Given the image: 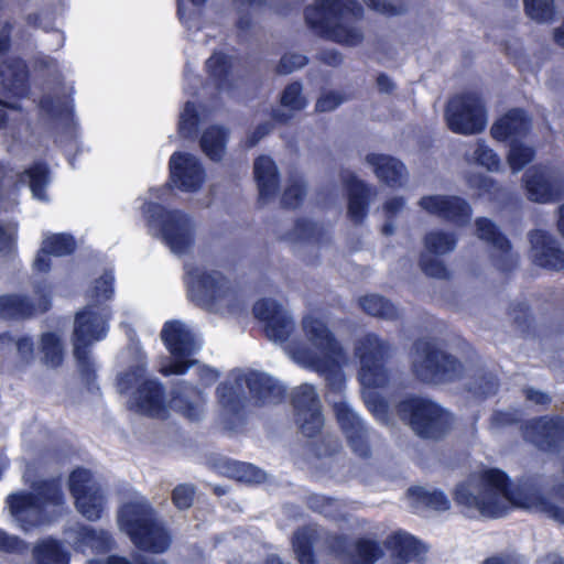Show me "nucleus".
<instances>
[{
  "mask_svg": "<svg viewBox=\"0 0 564 564\" xmlns=\"http://www.w3.org/2000/svg\"><path fill=\"white\" fill-rule=\"evenodd\" d=\"M454 500L470 518H500L516 507L544 513L564 524V509L542 496L533 480L510 486L506 474L498 469L471 474L456 486Z\"/></svg>",
  "mask_w": 564,
  "mask_h": 564,
  "instance_id": "1",
  "label": "nucleus"
},
{
  "mask_svg": "<svg viewBox=\"0 0 564 564\" xmlns=\"http://www.w3.org/2000/svg\"><path fill=\"white\" fill-rule=\"evenodd\" d=\"M300 327L307 345L288 339L285 354L302 368L324 377L333 390L340 391L345 383L340 364L347 360V351L330 329L326 317L311 311L302 317Z\"/></svg>",
  "mask_w": 564,
  "mask_h": 564,
  "instance_id": "2",
  "label": "nucleus"
},
{
  "mask_svg": "<svg viewBox=\"0 0 564 564\" xmlns=\"http://www.w3.org/2000/svg\"><path fill=\"white\" fill-rule=\"evenodd\" d=\"M113 276L106 272L87 291V305L77 312L72 335L73 354L83 379L90 383L95 379V362L90 347L107 334V321L110 316L105 302L111 299Z\"/></svg>",
  "mask_w": 564,
  "mask_h": 564,
  "instance_id": "3",
  "label": "nucleus"
},
{
  "mask_svg": "<svg viewBox=\"0 0 564 564\" xmlns=\"http://www.w3.org/2000/svg\"><path fill=\"white\" fill-rule=\"evenodd\" d=\"M23 478L30 490L12 492L6 502L13 523L28 533L52 523L61 514L65 499L58 480H32L29 471Z\"/></svg>",
  "mask_w": 564,
  "mask_h": 564,
  "instance_id": "4",
  "label": "nucleus"
},
{
  "mask_svg": "<svg viewBox=\"0 0 564 564\" xmlns=\"http://www.w3.org/2000/svg\"><path fill=\"white\" fill-rule=\"evenodd\" d=\"M364 9L356 0H316L304 10L306 24L322 37L355 47L364 42Z\"/></svg>",
  "mask_w": 564,
  "mask_h": 564,
  "instance_id": "5",
  "label": "nucleus"
},
{
  "mask_svg": "<svg viewBox=\"0 0 564 564\" xmlns=\"http://www.w3.org/2000/svg\"><path fill=\"white\" fill-rule=\"evenodd\" d=\"M257 405H273L280 403L285 393V388L279 380L267 372L257 370H236L229 378L218 386L217 397L221 406V416L226 426L227 419L237 415L245 406L247 398Z\"/></svg>",
  "mask_w": 564,
  "mask_h": 564,
  "instance_id": "6",
  "label": "nucleus"
},
{
  "mask_svg": "<svg viewBox=\"0 0 564 564\" xmlns=\"http://www.w3.org/2000/svg\"><path fill=\"white\" fill-rule=\"evenodd\" d=\"M188 293L202 308L217 314H238L246 301L237 285L218 270H189Z\"/></svg>",
  "mask_w": 564,
  "mask_h": 564,
  "instance_id": "7",
  "label": "nucleus"
},
{
  "mask_svg": "<svg viewBox=\"0 0 564 564\" xmlns=\"http://www.w3.org/2000/svg\"><path fill=\"white\" fill-rule=\"evenodd\" d=\"M118 524L135 546L152 553H163L171 544V536L156 518L154 509L143 497L124 503L118 513Z\"/></svg>",
  "mask_w": 564,
  "mask_h": 564,
  "instance_id": "8",
  "label": "nucleus"
},
{
  "mask_svg": "<svg viewBox=\"0 0 564 564\" xmlns=\"http://www.w3.org/2000/svg\"><path fill=\"white\" fill-rule=\"evenodd\" d=\"M143 215L149 229L161 236L173 254L182 257L192 252L197 224L191 214L181 209H166L155 203H147L143 206Z\"/></svg>",
  "mask_w": 564,
  "mask_h": 564,
  "instance_id": "9",
  "label": "nucleus"
},
{
  "mask_svg": "<svg viewBox=\"0 0 564 564\" xmlns=\"http://www.w3.org/2000/svg\"><path fill=\"white\" fill-rule=\"evenodd\" d=\"M411 368L416 379L431 384L459 380L467 371L466 366L455 356L430 339H420L414 343Z\"/></svg>",
  "mask_w": 564,
  "mask_h": 564,
  "instance_id": "10",
  "label": "nucleus"
},
{
  "mask_svg": "<svg viewBox=\"0 0 564 564\" xmlns=\"http://www.w3.org/2000/svg\"><path fill=\"white\" fill-rule=\"evenodd\" d=\"M398 413L422 438L440 440L453 425L451 413L427 398L415 397L400 402Z\"/></svg>",
  "mask_w": 564,
  "mask_h": 564,
  "instance_id": "11",
  "label": "nucleus"
},
{
  "mask_svg": "<svg viewBox=\"0 0 564 564\" xmlns=\"http://www.w3.org/2000/svg\"><path fill=\"white\" fill-rule=\"evenodd\" d=\"M391 351L389 341L373 333L355 341L354 354L360 362L359 381L364 388H383L388 384L390 376L384 364Z\"/></svg>",
  "mask_w": 564,
  "mask_h": 564,
  "instance_id": "12",
  "label": "nucleus"
},
{
  "mask_svg": "<svg viewBox=\"0 0 564 564\" xmlns=\"http://www.w3.org/2000/svg\"><path fill=\"white\" fill-rule=\"evenodd\" d=\"M444 116L447 127L458 134H478L487 126L484 102L475 93H464L452 97L447 102Z\"/></svg>",
  "mask_w": 564,
  "mask_h": 564,
  "instance_id": "13",
  "label": "nucleus"
},
{
  "mask_svg": "<svg viewBox=\"0 0 564 564\" xmlns=\"http://www.w3.org/2000/svg\"><path fill=\"white\" fill-rule=\"evenodd\" d=\"M77 511L88 521H97L106 506V495L101 484L85 468L75 469L68 479Z\"/></svg>",
  "mask_w": 564,
  "mask_h": 564,
  "instance_id": "14",
  "label": "nucleus"
},
{
  "mask_svg": "<svg viewBox=\"0 0 564 564\" xmlns=\"http://www.w3.org/2000/svg\"><path fill=\"white\" fill-rule=\"evenodd\" d=\"M295 423L304 436L313 437L322 430L324 416L314 386L303 383L292 392Z\"/></svg>",
  "mask_w": 564,
  "mask_h": 564,
  "instance_id": "15",
  "label": "nucleus"
},
{
  "mask_svg": "<svg viewBox=\"0 0 564 564\" xmlns=\"http://www.w3.org/2000/svg\"><path fill=\"white\" fill-rule=\"evenodd\" d=\"M253 314L264 323L268 339L284 347L295 328L290 312L275 300L262 299L253 305Z\"/></svg>",
  "mask_w": 564,
  "mask_h": 564,
  "instance_id": "16",
  "label": "nucleus"
},
{
  "mask_svg": "<svg viewBox=\"0 0 564 564\" xmlns=\"http://www.w3.org/2000/svg\"><path fill=\"white\" fill-rule=\"evenodd\" d=\"M528 198L536 203H551L564 195V180L553 167L533 166L524 173Z\"/></svg>",
  "mask_w": 564,
  "mask_h": 564,
  "instance_id": "17",
  "label": "nucleus"
},
{
  "mask_svg": "<svg viewBox=\"0 0 564 564\" xmlns=\"http://www.w3.org/2000/svg\"><path fill=\"white\" fill-rule=\"evenodd\" d=\"M333 408L337 423L352 452L362 458H368L371 454L369 430L361 417L346 400L334 402Z\"/></svg>",
  "mask_w": 564,
  "mask_h": 564,
  "instance_id": "18",
  "label": "nucleus"
},
{
  "mask_svg": "<svg viewBox=\"0 0 564 564\" xmlns=\"http://www.w3.org/2000/svg\"><path fill=\"white\" fill-rule=\"evenodd\" d=\"M35 302L19 294L0 296V317L6 319L30 318L37 313L46 312L51 306V289L47 284L34 286Z\"/></svg>",
  "mask_w": 564,
  "mask_h": 564,
  "instance_id": "19",
  "label": "nucleus"
},
{
  "mask_svg": "<svg viewBox=\"0 0 564 564\" xmlns=\"http://www.w3.org/2000/svg\"><path fill=\"white\" fill-rule=\"evenodd\" d=\"M169 166L171 182L182 192L196 193L205 183V170L194 154L174 152L170 158Z\"/></svg>",
  "mask_w": 564,
  "mask_h": 564,
  "instance_id": "20",
  "label": "nucleus"
},
{
  "mask_svg": "<svg viewBox=\"0 0 564 564\" xmlns=\"http://www.w3.org/2000/svg\"><path fill=\"white\" fill-rule=\"evenodd\" d=\"M477 237L490 247L495 265L503 271L511 270L518 262L509 240L490 219L480 217L475 221Z\"/></svg>",
  "mask_w": 564,
  "mask_h": 564,
  "instance_id": "21",
  "label": "nucleus"
},
{
  "mask_svg": "<svg viewBox=\"0 0 564 564\" xmlns=\"http://www.w3.org/2000/svg\"><path fill=\"white\" fill-rule=\"evenodd\" d=\"M420 207L426 213L465 226L471 217V207L458 196L430 195L419 200Z\"/></svg>",
  "mask_w": 564,
  "mask_h": 564,
  "instance_id": "22",
  "label": "nucleus"
},
{
  "mask_svg": "<svg viewBox=\"0 0 564 564\" xmlns=\"http://www.w3.org/2000/svg\"><path fill=\"white\" fill-rule=\"evenodd\" d=\"M326 542L332 551L343 556L346 564H373L382 555L378 542L368 538L349 544L345 536L332 535L327 536Z\"/></svg>",
  "mask_w": 564,
  "mask_h": 564,
  "instance_id": "23",
  "label": "nucleus"
},
{
  "mask_svg": "<svg viewBox=\"0 0 564 564\" xmlns=\"http://www.w3.org/2000/svg\"><path fill=\"white\" fill-rule=\"evenodd\" d=\"M388 564H422L425 560L424 546L406 532L398 531L384 542Z\"/></svg>",
  "mask_w": 564,
  "mask_h": 564,
  "instance_id": "24",
  "label": "nucleus"
},
{
  "mask_svg": "<svg viewBox=\"0 0 564 564\" xmlns=\"http://www.w3.org/2000/svg\"><path fill=\"white\" fill-rule=\"evenodd\" d=\"M340 180L347 191L348 216L352 223L362 224L367 217L370 197L376 192L349 170L340 172Z\"/></svg>",
  "mask_w": 564,
  "mask_h": 564,
  "instance_id": "25",
  "label": "nucleus"
},
{
  "mask_svg": "<svg viewBox=\"0 0 564 564\" xmlns=\"http://www.w3.org/2000/svg\"><path fill=\"white\" fill-rule=\"evenodd\" d=\"M533 262L542 268L558 271L564 269V251L546 231L538 229L529 234Z\"/></svg>",
  "mask_w": 564,
  "mask_h": 564,
  "instance_id": "26",
  "label": "nucleus"
},
{
  "mask_svg": "<svg viewBox=\"0 0 564 564\" xmlns=\"http://www.w3.org/2000/svg\"><path fill=\"white\" fill-rule=\"evenodd\" d=\"M161 337L176 359L187 358L199 348L196 335L184 323L177 321L165 323Z\"/></svg>",
  "mask_w": 564,
  "mask_h": 564,
  "instance_id": "27",
  "label": "nucleus"
},
{
  "mask_svg": "<svg viewBox=\"0 0 564 564\" xmlns=\"http://www.w3.org/2000/svg\"><path fill=\"white\" fill-rule=\"evenodd\" d=\"M28 69L25 63L20 58H9L0 67V105L11 109H18L15 104L6 102L2 96L11 93L14 96H22L26 90Z\"/></svg>",
  "mask_w": 564,
  "mask_h": 564,
  "instance_id": "28",
  "label": "nucleus"
},
{
  "mask_svg": "<svg viewBox=\"0 0 564 564\" xmlns=\"http://www.w3.org/2000/svg\"><path fill=\"white\" fill-rule=\"evenodd\" d=\"M171 406L191 421H199L204 415L205 395L195 387L178 382L172 392Z\"/></svg>",
  "mask_w": 564,
  "mask_h": 564,
  "instance_id": "29",
  "label": "nucleus"
},
{
  "mask_svg": "<svg viewBox=\"0 0 564 564\" xmlns=\"http://www.w3.org/2000/svg\"><path fill=\"white\" fill-rule=\"evenodd\" d=\"M130 403L131 408L141 414L154 417H163L165 414L163 389L153 380L142 382Z\"/></svg>",
  "mask_w": 564,
  "mask_h": 564,
  "instance_id": "30",
  "label": "nucleus"
},
{
  "mask_svg": "<svg viewBox=\"0 0 564 564\" xmlns=\"http://www.w3.org/2000/svg\"><path fill=\"white\" fill-rule=\"evenodd\" d=\"M564 420L540 419L527 426L524 436L543 451H550L563 437Z\"/></svg>",
  "mask_w": 564,
  "mask_h": 564,
  "instance_id": "31",
  "label": "nucleus"
},
{
  "mask_svg": "<svg viewBox=\"0 0 564 564\" xmlns=\"http://www.w3.org/2000/svg\"><path fill=\"white\" fill-rule=\"evenodd\" d=\"M253 174L259 192V200L265 204L272 200L279 189L280 174L274 161L267 155L254 160Z\"/></svg>",
  "mask_w": 564,
  "mask_h": 564,
  "instance_id": "32",
  "label": "nucleus"
},
{
  "mask_svg": "<svg viewBox=\"0 0 564 564\" xmlns=\"http://www.w3.org/2000/svg\"><path fill=\"white\" fill-rule=\"evenodd\" d=\"M75 240L72 236L65 234H53L44 238L42 247L37 252L33 268L37 272H47L51 267L50 256H66L74 251Z\"/></svg>",
  "mask_w": 564,
  "mask_h": 564,
  "instance_id": "33",
  "label": "nucleus"
},
{
  "mask_svg": "<svg viewBox=\"0 0 564 564\" xmlns=\"http://www.w3.org/2000/svg\"><path fill=\"white\" fill-rule=\"evenodd\" d=\"M366 163L373 167L377 177L391 187L402 186L406 181V170L399 160L384 154H368Z\"/></svg>",
  "mask_w": 564,
  "mask_h": 564,
  "instance_id": "34",
  "label": "nucleus"
},
{
  "mask_svg": "<svg viewBox=\"0 0 564 564\" xmlns=\"http://www.w3.org/2000/svg\"><path fill=\"white\" fill-rule=\"evenodd\" d=\"M530 129V120L524 111L520 109L510 110L506 116L500 118L490 129L494 139L503 141L507 139L514 140L527 133Z\"/></svg>",
  "mask_w": 564,
  "mask_h": 564,
  "instance_id": "35",
  "label": "nucleus"
},
{
  "mask_svg": "<svg viewBox=\"0 0 564 564\" xmlns=\"http://www.w3.org/2000/svg\"><path fill=\"white\" fill-rule=\"evenodd\" d=\"M25 564H68V554L59 541L44 538L33 544Z\"/></svg>",
  "mask_w": 564,
  "mask_h": 564,
  "instance_id": "36",
  "label": "nucleus"
},
{
  "mask_svg": "<svg viewBox=\"0 0 564 564\" xmlns=\"http://www.w3.org/2000/svg\"><path fill=\"white\" fill-rule=\"evenodd\" d=\"M302 85L299 82L288 85L281 94L280 102L284 109H274L272 118L280 123H286L293 118L294 112L303 110L307 100L302 94Z\"/></svg>",
  "mask_w": 564,
  "mask_h": 564,
  "instance_id": "37",
  "label": "nucleus"
},
{
  "mask_svg": "<svg viewBox=\"0 0 564 564\" xmlns=\"http://www.w3.org/2000/svg\"><path fill=\"white\" fill-rule=\"evenodd\" d=\"M217 470L230 478L243 482H261L265 479V473L252 464L220 458L216 465Z\"/></svg>",
  "mask_w": 564,
  "mask_h": 564,
  "instance_id": "38",
  "label": "nucleus"
},
{
  "mask_svg": "<svg viewBox=\"0 0 564 564\" xmlns=\"http://www.w3.org/2000/svg\"><path fill=\"white\" fill-rule=\"evenodd\" d=\"M39 350L42 362L50 368L62 365L65 354L64 343L55 332H45L40 337Z\"/></svg>",
  "mask_w": 564,
  "mask_h": 564,
  "instance_id": "39",
  "label": "nucleus"
},
{
  "mask_svg": "<svg viewBox=\"0 0 564 564\" xmlns=\"http://www.w3.org/2000/svg\"><path fill=\"white\" fill-rule=\"evenodd\" d=\"M321 532L316 527H305L297 530L293 536V550L300 564H315L312 546L317 543Z\"/></svg>",
  "mask_w": 564,
  "mask_h": 564,
  "instance_id": "40",
  "label": "nucleus"
},
{
  "mask_svg": "<svg viewBox=\"0 0 564 564\" xmlns=\"http://www.w3.org/2000/svg\"><path fill=\"white\" fill-rule=\"evenodd\" d=\"M408 498L414 509L427 507L436 511H445L449 509L451 501L438 490H429L425 488H410Z\"/></svg>",
  "mask_w": 564,
  "mask_h": 564,
  "instance_id": "41",
  "label": "nucleus"
},
{
  "mask_svg": "<svg viewBox=\"0 0 564 564\" xmlns=\"http://www.w3.org/2000/svg\"><path fill=\"white\" fill-rule=\"evenodd\" d=\"M359 304L367 314L387 321H395L401 316V311L389 300L378 294L361 297Z\"/></svg>",
  "mask_w": 564,
  "mask_h": 564,
  "instance_id": "42",
  "label": "nucleus"
},
{
  "mask_svg": "<svg viewBox=\"0 0 564 564\" xmlns=\"http://www.w3.org/2000/svg\"><path fill=\"white\" fill-rule=\"evenodd\" d=\"M228 132L226 129L214 126L204 131L200 138L203 152L213 161L223 159L226 150Z\"/></svg>",
  "mask_w": 564,
  "mask_h": 564,
  "instance_id": "43",
  "label": "nucleus"
},
{
  "mask_svg": "<svg viewBox=\"0 0 564 564\" xmlns=\"http://www.w3.org/2000/svg\"><path fill=\"white\" fill-rule=\"evenodd\" d=\"M21 184H28L33 197L40 200H47L45 188L50 182L48 170L45 164L36 163L19 175Z\"/></svg>",
  "mask_w": 564,
  "mask_h": 564,
  "instance_id": "44",
  "label": "nucleus"
},
{
  "mask_svg": "<svg viewBox=\"0 0 564 564\" xmlns=\"http://www.w3.org/2000/svg\"><path fill=\"white\" fill-rule=\"evenodd\" d=\"M307 507L335 521L346 519L345 505L336 499L323 495L312 494L306 499Z\"/></svg>",
  "mask_w": 564,
  "mask_h": 564,
  "instance_id": "45",
  "label": "nucleus"
},
{
  "mask_svg": "<svg viewBox=\"0 0 564 564\" xmlns=\"http://www.w3.org/2000/svg\"><path fill=\"white\" fill-rule=\"evenodd\" d=\"M76 540L80 546L90 547L97 553L107 552L112 546L111 536L107 531L88 525L78 529Z\"/></svg>",
  "mask_w": 564,
  "mask_h": 564,
  "instance_id": "46",
  "label": "nucleus"
},
{
  "mask_svg": "<svg viewBox=\"0 0 564 564\" xmlns=\"http://www.w3.org/2000/svg\"><path fill=\"white\" fill-rule=\"evenodd\" d=\"M286 239L322 245L329 240V235L322 225L303 219L295 224L293 232Z\"/></svg>",
  "mask_w": 564,
  "mask_h": 564,
  "instance_id": "47",
  "label": "nucleus"
},
{
  "mask_svg": "<svg viewBox=\"0 0 564 564\" xmlns=\"http://www.w3.org/2000/svg\"><path fill=\"white\" fill-rule=\"evenodd\" d=\"M206 67L219 90H228L230 88L231 59L228 56L215 53L207 59Z\"/></svg>",
  "mask_w": 564,
  "mask_h": 564,
  "instance_id": "48",
  "label": "nucleus"
},
{
  "mask_svg": "<svg viewBox=\"0 0 564 564\" xmlns=\"http://www.w3.org/2000/svg\"><path fill=\"white\" fill-rule=\"evenodd\" d=\"M341 443L335 435H324L318 444H315L314 452L316 459H323L322 467L326 463H335L337 466H343Z\"/></svg>",
  "mask_w": 564,
  "mask_h": 564,
  "instance_id": "49",
  "label": "nucleus"
},
{
  "mask_svg": "<svg viewBox=\"0 0 564 564\" xmlns=\"http://www.w3.org/2000/svg\"><path fill=\"white\" fill-rule=\"evenodd\" d=\"M265 0H234L238 15L236 25L240 33H248L253 26V14L261 10Z\"/></svg>",
  "mask_w": 564,
  "mask_h": 564,
  "instance_id": "50",
  "label": "nucleus"
},
{
  "mask_svg": "<svg viewBox=\"0 0 564 564\" xmlns=\"http://www.w3.org/2000/svg\"><path fill=\"white\" fill-rule=\"evenodd\" d=\"M424 243L430 253L443 256L455 249L456 237L451 232L433 230L425 236Z\"/></svg>",
  "mask_w": 564,
  "mask_h": 564,
  "instance_id": "51",
  "label": "nucleus"
},
{
  "mask_svg": "<svg viewBox=\"0 0 564 564\" xmlns=\"http://www.w3.org/2000/svg\"><path fill=\"white\" fill-rule=\"evenodd\" d=\"M527 14L539 23H550L555 13L553 0H523Z\"/></svg>",
  "mask_w": 564,
  "mask_h": 564,
  "instance_id": "52",
  "label": "nucleus"
},
{
  "mask_svg": "<svg viewBox=\"0 0 564 564\" xmlns=\"http://www.w3.org/2000/svg\"><path fill=\"white\" fill-rule=\"evenodd\" d=\"M534 151L532 148L521 143L517 139L511 140L508 154V163L516 173L523 169L525 164L532 161Z\"/></svg>",
  "mask_w": 564,
  "mask_h": 564,
  "instance_id": "53",
  "label": "nucleus"
},
{
  "mask_svg": "<svg viewBox=\"0 0 564 564\" xmlns=\"http://www.w3.org/2000/svg\"><path fill=\"white\" fill-rule=\"evenodd\" d=\"M199 117L195 105L191 101L185 104V107L180 116L178 132L183 138L193 139L196 137Z\"/></svg>",
  "mask_w": 564,
  "mask_h": 564,
  "instance_id": "54",
  "label": "nucleus"
},
{
  "mask_svg": "<svg viewBox=\"0 0 564 564\" xmlns=\"http://www.w3.org/2000/svg\"><path fill=\"white\" fill-rule=\"evenodd\" d=\"M305 196V183L299 175H292L282 195V205L289 208L297 207Z\"/></svg>",
  "mask_w": 564,
  "mask_h": 564,
  "instance_id": "55",
  "label": "nucleus"
},
{
  "mask_svg": "<svg viewBox=\"0 0 564 564\" xmlns=\"http://www.w3.org/2000/svg\"><path fill=\"white\" fill-rule=\"evenodd\" d=\"M364 391V400L369 409V411L373 414V416L381 423H388L389 421V406L388 403L375 391L372 388H366Z\"/></svg>",
  "mask_w": 564,
  "mask_h": 564,
  "instance_id": "56",
  "label": "nucleus"
},
{
  "mask_svg": "<svg viewBox=\"0 0 564 564\" xmlns=\"http://www.w3.org/2000/svg\"><path fill=\"white\" fill-rule=\"evenodd\" d=\"M144 366L142 364H138L135 367L130 368L126 372H121L117 377V389L120 393H124L129 391L132 387L138 384V388L144 379Z\"/></svg>",
  "mask_w": 564,
  "mask_h": 564,
  "instance_id": "57",
  "label": "nucleus"
},
{
  "mask_svg": "<svg viewBox=\"0 0 564 564\" xmlns=\"http://www.w3.org/2000/svg\"><path fill=\"white\" fill-rule=\"evenodd\" d=\"M41 109L44 110L47 115L54 118H61L68 120L70 118L73 106L67 99H56L54 100L50 96H45L41 99L40 102Z\"/></svg>",
  "mask_w": 564,
  "mask_h": 564,
  "instance_id": "58",
  "label": "nucleus"
},
{
  "mask_svg": "<svg viewBox=\"0 0 564 564\" xmlns=\"http://www.w3.org/2000/svg\"><path fill=\"white\" fill-rule=\"evenodd\" d=\"M474 160L488 171H498L500 167V160L498 155L485 143L484 140H478L474 151Z\"/></svg>",
  "mask_w": 564,
  "mask_h": 564,
  "instance_id": "59",
  "label": "nucleus"
},
{
  "mask_svg": "<svg viewBox=\"0 0 564 564\" xmlns=\"http://www.w3.org/2000/svg\"><path fill=\"white\" fill-rule=\"evenodd\" d=\"M29 545L21 538L0 530V553L23 555L28 552Z\"/></svg>",
  "mask_w": 564,
  "mask_h": 564,
  "instance_id": "60",
  "label": "nucleus"
},
{
  "mask_svg": "<svg viewBox=\"0 0 564 564\" xmlns=\"http://www.w3.org/2000/svg\"><path fill=\"white\" fill-rule=\"evenodd\" d=\"M372 10L386 15H399L406 11L408 4L403 0L391 2L387 0H364Z\"/></svg>",
  "mask_w": 564,
  "mask_h": 564,
  "instance_id": "61",
  "label": "nucleus"
},
{
  "mask_svg": "<svg viewBox=\"0 0 564 564\" xmlns=\"http://www.w3.org/2000/svg\"><path fill=\"white\" fill-rule=\"evenodd\" d=\"M195 487L188 484H181L173 489L172 501L180 510L188 509L194 501Z\"/></svg>",
  "mask_w": 564,
  "mask_h": 564,
  "instance_id": "62",
  "label": "nucleus"
},
{
  "mask_svg": "<svg viewBox=\"0 0 564 564\" xmlns=\"http://www.w3.org/2000/svg\"><path fill=\"white\" fill-rule=\"evenodd\" d=\"M421 268L430 276L446 279L449 276L448 270L444 263L430 254H423L421 258Z\"/></svg>",
  "mask_w": 564,
  "mask_h": 564,
  "instance_id": "63",
  "label": "nucleus"
},
{
  "mask_svg": "<svg viewBox=\"0 0 564 564\" xmlns=\"http://www.w3.org/2000/svg\"><path fill=\"white\" fill-rule=\"evenodd\" d=\"M307 64L306 56L297 53L284 54L276 67V70L281 75L290 74L299 68H302Z\"/></svg>",
  "mask_w": 564,
  "mask_h": 564,
  "instance_id": "64",
  "label": "nucleus"
}]
</instances>
